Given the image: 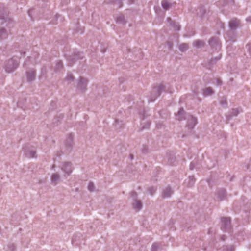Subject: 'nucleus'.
Wrapping results in <instances>:
<instances>
[{
    "label": "nucleus",
    "instance_id": "f257e3e1",
    "mask_svg": "<svg viewBox=\"0 0 251 251\" xmlns=\"http://www.w3.org/2000/svg\"><path fill=\"white\" fill-rule=\"evenodd\" d=\"M23 151L25 156L28 158H36V150L35 146L27 144L23 147Z\"/></svg>",
    "mask_w": 251,
    "mask_h": 251
},
{
    "label": "nucleus",
    "instance_id": "f03ea898",
    "mask_svg": "<svg viewBox=\"0 0 251 251\" xmlns=\"http://www.w3.org/2000/svg\"><path fill=\"white\" fill-rule=\"evenodd\" d=\"M166 86L162 84L154 86L151 93V101H154L158 97L161 93L165 91Z\"/></svg>",
    "mask_w": 251,
    "mask_h": 251
},
{
    "label": "nucleus",
    "instance_id": "7ed1b4c3",
    "mask_svg": "<svg viewBox=\"0 0 251 251\" xmlns=\"http://www.w3.org/2000/svg\"><path fill=\"white\" fill-rule=\"evenodd\" d=\"M16 60L13 57L7 61L4 64V69L7 73H11L14 70L16 66Z\"/></svg>",
    "mask_w": 251,
    "mask_h": 251
},
{
    "label": "nucleus",
    "instance_id": "20e7f679",
    "mask_svg": "<svg viewBox=\"0 0 251 251\" xmlns=\"http://www.w3.org/2000/svg\"><path fill=\"white\" fill-rule=\"evenodd\" d=\"M222 230L227 231L230 228V219L228 218H223L221 219Z\"/></svg>",
    "mask_w": 251,
    "mask_h": 251
},
{
    "label": "nucleus",
    "instance_id": "39448f33",
    "mask_svg": "<svg viewBox=\"0 0 251 251\" xmlns=\"http://www.w3.org/2000/svg\"><path fill=\"white\" fill-rule=\"evenodd\" d=\"M209 44L212 48L215 49L216 50H219L221 48L219 40L216 37H212L209 41Z\"/></svg>",
    "mask_w": 251,
    "mask_h": 251
},
{
    "label": "nucleus",
    "instance_id": "423d86ee",
    "mask_svg": "<svg viewBox=\"0 0 251 251\" xmlns=\"http://www.w3.org/2000/svg\"><path fill=\"white\" fill-rule=\"evenodd\" d=\"M197 123V120L196 117L190 115L187 118V126L190 129L194 128Z\"/></svg>",
    "mask_w": 251,
    "mask_h": 251
},
{
    "label": "nucleus",
    "instance_id": "0eeeda50",
    "mask_svg": "<svg viewBox=\"0 0 251 251\" xmlns=\"http://www.w3.org/2000/svg\"><path fill=\"white\" fill-rule=\"evenodd\" d=\"M62 170L67 175H69L72 172L73 168L70 162H65L61 167Z\"/></svg>",
    "mask_w": 251,
    "mask_h": 251
},
{
    "label": "nucleus",
    "instance_id": "6e6552de",
    "mask_svg": "<svg viewBox=\"0 0 251 251\" xmlns=\"http://www.w3.org/2000/svg\"><path fill=\"white\" fill-rule=\"evenodd\" d=\"M87 84V80L80 77L77 84V88L81 91H84L86 89Z\"/></svg>",
    "mask_w": 251,
    "mask_h": 251
},
{
    "label": "nucleus",
    "instance_id": "1a4fd4ad",
    "mask_svg": "<svg viewBox=\"0 0 251 251\" xmlns=\"http://www.w3.org/2000/svg\"><path fill=\"white\" fill-rule=\"evenodd\" d=\"M240 21L236 18L232 19L229 23V27L231 29H236L239 25Z\"/></svg>",
    "mask_w": 251,
    "mask_h": 251
},
{
    "label": "nucleus",
    "instance_id": "9d476101",
    "mask_svg": "<svg viewBox=\"0 0 251 251\" xmlns=\"http://www.w3.org/2000/svg\"><path fill=\"white\" fill-rule=\"evenodd\" d=\"M26 78L28 82L34 80L35 78V71L34 70H30L26 72Z\"/></svg>",
    "mask_w": 251,
    "mask_h": 251
},
{
    "label": "nucleus",
    "instance_id": "9b49d317",
    "mask_svg": "<svg viewBox=\"0 0 251 251\" xmlns=\"http://www.w3.org/2000/svg\"><path fill=\"white\" fill-rule=\"evenodd\" d=\"M167 21L169 25L174 27L176 30H179L180 29V26L179 24L173 21L171 18H168Z\"/></svg>",
    "mask_w": 251,
    "mask_h": 251
},
{
    "label": "nucleus",
    "instance_id": "f8f14e48",
    "mask_svg": "<svg viewBox=\"0 0 251 251\" xmlns=\"http://www.w3.org/2000/svg\"><path fill=\"white\" fill-rule=\"evenodd\" d=\"M226 191L224 189L220 190L218 191L216 195V199L218 201H221L224 200L226 197Z\"/></svg>",
    "mask_w": 251,
    "mask_h": 251
},
{
    "label": "nucleus",
    "instance_id": "ddd939ff",
    "mask_svg": "<svg viewBox=\"0 0 251 251\" xmlns=\"http://www.w3.org/2000/svg\"><path fill=\"white\" fill-rule=\"evenodd\" d=\"M60 176L58 173H53L51 176V183L56 185L60 180Z\"/></svg>",
    "mask_w": 251,
    "mask_h": 251
},
{
    "label": "nucleus",
    "instance_id": "4468645a",
    "mask_svg": "<svg viewBox=\"0 0 251 251\" xmlns=\"http://www.w3.org/2000/svg\"><path fill=\"white\" fill-rule=\"evenodd\" d=\"M214 93V90L211 87L206 88L202 90L203 95L205 97H207L213 95Z\"/></svg>",
    "mask_w": 251,
    "mask_h": 251
},
{
    "label": "nucleus",
    "instance_id": "2eb2a0df",
    "mask_svg": "<svg viewBox=\"0 0 251 251\" xmlns=\"http://www.w3.org/2000/svg\"><path fill=\"white\" fill-rule=\"evenodd\" d=\"M173 193V191L170 187H167L164 189L163 192V196L165 198H169L171 197Z\"/></svg>",
    "mask_w": 251,
    "mask_h": 251
},
{
    "label": "nucleus",
    "instance_id": "dca6fc26",
    "mask_svg": "<svg viewBox=\"0 0 251 251\" xmlns=\"http://www.w3.org/2000/svg\"><path fill=\"white\" fill-rule=\"evenodd\" d=\"M184 110L182 108H180L177 113L176 114V118L179 121H181L184 118Z\"/></svg>",
    "mask_w": 251,
    "mask_h": 251
},
{
    "label": "nucleus",
    "instance_id": "f3484780",
    "mask_svg": "<svg viewBox=\"0 0 251 251\" xmlns=\"http://www.w3.org/2000/svg\"><path fill=\"white\" fill-rule=\"evenodd\" d=\"M133 207L136 211H139L142 208V203L140 201L136 200L133 204Z\"/></svg>",
    "mask_w": 251,
    "mask_h": 251
},
{
    "label": "nucleus",
    "instance_id": "a211bd4d",
    "mask_svg": "<svg viewBox=\"0 0 251 251\" xmlns=\"http://www.w3.org/2000/svg\"><path fill=\"white\" fill-rule=\"evenodd\" d=\"M193 45L197 48H200L204 46V42L201 40H197L193 42Z\"/></svg>",
    "mask_w": 251,
    "mask_h": 251
},
{
    "label": "nucleus",
    "instance_id": "6ab92c4d",
    "mask_svg": "<svg viewBox=\"0 0 251 251\" xmlns=\"http://www.w3.org/2000/svg\"><path fill=\"white\" fill-rule=\"evenodd\" d=\"M162 8L165 10H168L172 6V4L168 3L167 0H163L161 2Z\"/></svg>",
    "mask_w": 251,
    "mask_h": 251
},
{
    "label": "nucleus",
    "instance_id": "aec40b11",
    "mask_svg": "<svg viewBox=\"0 0 251 251\" xmlns=\"http://www.w3.org/2000/svg\"><path fill=\"white\" fill-rule=\"evenodd\" d=\"M195 179L193 176H189L188 182L186 180L185 183L187 184L188 187H191L194 184Z\"/></svg>",
    "mask_w": 251,
    "mask_h": 251
},
{
    "label": "nucleus",
    "instance_id": "412c9836",
    "mask_svg": "<svg viewBox=\"0 0 251 251\" xmlns=\"http://www.w3.org/2000/svg\"><path fill=\"white\" fill-rule=\"evenodd\" d=\"M116 22L119 24H124L126 22L125 17L123 15L120 14L116 18Z\"/></svg>",
    "mask_w": 251,
    "mask_h": 251
},
{
    "label": "nucleus",
    "instance_id": "4be33fe9",
    "mask_svg": "<svg viewBox=\"0 0 251 251\" xmlns=\"http://www.w3.org/2000/svg\"><path fill=\"white\" fill-rule=\"evenodd\" d=\"M6 31L4 28L0 29V40L6 38L7 37Z\"/></svg>",
    "mask_w": 251,
    "mask_h": 251
},
{
    "label": "nucleus",
    "instance_id": "5701e85b",
    "mask_svg": "<svg viewBox=\"0 0 251 251\" xmlns=\"http://www.w3.org/2000/svg\"><path fill=\"white\" fill-rule=\"evenodd\" d=\"M110 2L114 5H117L119 8L121 7L123 4L122 0H110Z\"/></svg>",
    "mask_w": 251,
    "mask_h": 251
},
{
    "label": "nucleus",
    "instance_id": "b1692460",
    "mask_svg": "<svg viewBox=\"0 0 251 251\" xmlns=\"http://www.w3.org/2000/svg\"><path fill=\"white\" fill-rule=\"evenodd\" d=\"M179 49L181 51H185L188 49V45L186 43L182 44L179 46Z\"/></svg>",
    "mask_w": 251,
    "mask_h": 251
},
{
    "label": "nucleus",
    "instance_id": "393cba45",
    "mask_svg": "<svg viewBox=\"0 0 251 251\" xmlns=\"http://www.w3.org/2000/svg\"><path fill=\"white\" fill-rule=\"evenodd\" d=\"M240 112V111L238 108L232 109L230 112V117L236 116Z\"/></svg>",
    "mask_w": 251,
    "mask_h": 251
},
{
    "label": "nucleus",
    "instance_id": "a878e982",
    "mask_svg": "<svg viewBox=\"0 0 251 251\" xmlns=\"http://www.w3.org/2000/svg\"><path fill=\"white\" fill-rule=\"evenodd\" d=\"M63 67L62 62L60 61L57 62L56 64V66L55 67V71H59Z\"/></svg>",
    "mask_w": 251,
    "mask_h": 251
},
{
    "label": "nucleus",
    "instance_id": "bb28decb",
    "mask_svg": "<svg viewBox=\"0 0 251 251\" xmlns=\"http://www.w3.org/2000/svg\"><path fill=\"white\" fill-rule=\"evenodd\" d=\"M221 57V55L219 54L218 56L216 57L215 58H212L210 60V63L211 64H213L215 63L217 61H218L220 59Z\"/></svg>",
    "mask_w": 251,
    "mask_h": 251
},
{
    "label": "nucleus",
    "instance_id": "cd10ccee",
    "mask_svg": "<svg viewBox=\"0 0 251 251\" xmlns=\"http://www.w3.org/2000/svg\"><path fill=\"white\" fill-rule=\"evenodd\" d=\"M159 249V246L158 243H154L151 247V251H157Z\"/></svg>",
    "mask_w": 251,
    "mask_h": 251
},
{
    "label": "nucleus",
    "instance_id": "c85d7f7f",
    "mask_svg": "<svg viewBox=\"0 0 251 251\" xmlns=\"http://www.w3.org/2000/svg\"><path fill=\"white\" fill-rule=\"evenodd\" d=\"M220 103L222 106L226 107L227 105L226 99L225 98H222V99L220 100Z\"/></svg>",
    "mask_w": 251,
    "mask_h": 251
},
{
    "label": "nucleus",
    "instance_id": "c756f323",
    "mask_svg": "<svg viewBox=\"0 0 251 251\" xmlns=\"http://www.w3.org/2000/svg\"><path fill=\"white\" fill-rule=\"evenodd\" d=\"M88 189L91 192H93L94 191L95 186L93 182H89L88 185Z\"/></svg>",
    "mask_w": 251,
    "mask_h": 251
},
{
    "label": "nucleus",
    "instance_id": "7c9ffc66",
    "mask_svg": "<svg viewBox=\"0 0 251 251\" xmlns=\"http://www.w3.org/2000/svg\"><path fill=\"white\" fill-rule=\"evenodd\" d=\"M83 58V53L80 52H78L75 53L73 59H82Z\"/></svg>",
    "mask_w": 251,
    "mask_h": 251
},
{
    "label": "nucleus",
    "instance_id": "2f4dec72",
    "mask_svg": "<svg viewBox=\"0 0 251 251\" xmlns=\"http://www.w3.org/2000/svg\"><path fill=\"white\" fill-rule=\"evenodd\" d=\"M72 142L73 137L72 135H70L67 139V144L68 145V146H70L72 145Z\"/></svg>",
    "mask_w": 251,
    "mask_h": 251
},
{
    "label": "nucleus",
    "instance_id": "473e14b6",
    "mask_svg": "<svg viewBox=\"0 0 251 251\" xmlns=\"http://www.w3.org/2000/svg\"><path fill=\"white\" fill-rule=\"evenodd\" d=\"M197 165V161L192 162L190 165V169L191 170H193L196 167Z\"/></svg>",
    "mask_w": 251,
    "mask_h": 251
},
{
    "label": "nucleus",
    "instance_id": "72a5a7b5",
    "mask_svg": "<svg viewBox=\"0 0 251 251\" xmlns=\"http://www.w3.org/2000/svg\"><path fill=\"white\" fill-rule=\"evenodd\" d=\"M155 191V189L153 187H151L148 190L149 194L153 195Z\"/></svg>",
    "mask_w": 251,
    "mask_h": 251
},
{
    "label": "nucleus",
    "instance_id": "f704fd0d",
    "mask_svg": "<svg viewBox=\"0 0 251 251\" xmlns=\"http://www.w3.org/2000/svg\"><path fill=\"white\" fill-rule=\"evenodd\" d=\"M150 126V122H147L145 125H143L142 127V129H147Z\"/></svg>",
    "mask_w": 251,
    "mask_h": 251
},
{
    "label": "nucleus",
    "instance_id": "c9c22d12",
    "mask_svg": "<svg viewBox=\"0 0 251 251\" xmlns=\"http://www.w3.org/2000/svg\"><path fill=\"white\" fill-rule=\"evenodd\" d=\"M66 79L68 81H72L73 80V76L71 74L68 75Z\"/></svg>",
    "mask_w": 251,
    "mask_h": 251
},
{
    "label": "nucleus",
    "instance_id": "e433bc0d",
    "mask_svg": "<svg viewBox=\"0 0 251 251\" xmlns=\"http://www.w3.org/2000/svg\"><path fill=\"white\" fill-rule=\"evenodd\" d=\"M247 48L248 51L249 52L250 54L251 55V43H249L247 45Z\"/></svg>",
    "mask_w": 251,
    "mask_h": 251
},
{
    "label": "nucleus",
    "instance_id": "4c0bfd02",
    "mask_svg": "<svg viewBox=\"0 0 251 251\" xmlns=\"http://www.w3.org/2000/svg\"><path fill=\"white\" fill-rule=\"evenodd\" d=\"M167 45L168 46V47L169 49H172V46H173V43L171 42H167Z\"/></svg>",
    "mask_w": 251,
    "mask_h": 251
},
{
    "label": "nucleus",
    "instance_id": "58836bf2",
    "mask_svg": "<svg viewBox=\"0 0 251 251\" xmlns=\"http://www.w3.org/2000/svg\"><path fill=\"white\" fill-rule=\"evenodd\" d=\"M217 83L218 85H221L222 84V82L221 80L217 79Z\"/></svg>",
    "mask_w": 251,
    "mask_h": 251
},
{
    "label": "nucleus",
    "instance_id": "ea45409f",
    "mask_svg": "<svg viewBox=\"0 0 251 251\" xmlns=\"http://www.w3.org/2000/svg\"><path fill=\"white\" fill-rule=\"evenodd\" d=\"M247 20L250 21L251 22V18H249L248 19H247Z\"/></svg>",
    "mask_w": 251,
    "mask_h": 251
},
{
    "label": "nucleus",
    "instance_id": "a19ab883",
    "mask_svg": "<svg viewBox=\"0 0 251 251\" xmlns=\"http://www.w3.org/2000/svg\"><path fill=\"white\" fill-rule=\"evenodd\" d=\"M132 195H135V196H136V193H135V192H133V193H132Z\"/></svg>",
    "mask_w": 251,
    "mask_h": 251
},
{
    "label": "nucleus",
    "instance_id": "79ce46f5",
    "mask_svg": "<svg viewBox=\"0 0 251 251\" xmlns=\"http://www.w3.org/2000/svg\"><path fill=\"white\" fill-rule=\"evenodd\" d=\"M22 53L23 54V55H25V52H22Z\"/></svg>",
    "mask_w": 251,
    "mask_h": 251
}]
</instances>
